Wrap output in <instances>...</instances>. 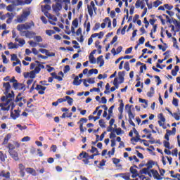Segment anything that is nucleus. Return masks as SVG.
Segmentation results:
<instances>
[{"instance_id": "nucleus-1", "label": "nucleus", "mask_w": 180, "mask_h": 180, "mask_svg": "<svg viewBox=\"0 0 180 180\" xmlns=\"http://www.w3.org/2000/svg\"><path fill=\"white\" fill-rule=\"evenodd\" d=\"M20 147V143L18 141L13 142V144L8 143L7 148L8 149V154L14 161H19L20 158H19V153L18 151L15 150V148H19Z\"/></svg>"}, {"instance_id": "nucleus-2", "label": "nucleus", "mask_w": 180, "mask_h": 180, "mask_svg": "<svg viewBox=\"0 0 180 180\" xmlns=\"http://www.w3.org/2000/svg\"><path fill=\"white\" fill-rule=\"evenodd\" d=\"M33 27H34V22L31 21L30 22H25V24H20L17 25V30H18L20 33H22L23 30H29Z\"/></svg>"}, {"instance_id": "nucleus-3", "label": "nucleus", "mask_w": 180, "mask_h": 180, "mask_svg": "<svg viewBox=\"0 0 180 180\" xmlns=\"http://www.w3.org/2000/svg\"><path fill=\"white\" fill-rule=\"evenodd\" d=\"M30 15V11H24L20 16L17 18L18 23H23L27 20V17Z\"/></svg>"}, {"instance_id": "nucleus-4", "label": "nucleus", "mask_w": 180, "mask_h": 180, "mask_svg": "<svg viewBox=\"0 0 180 180\" xmlns=\"http://www.w3.org/2000/svg\"><path fill=\"white\" fill-rule=\"evenodd\" d=\"M20 36L25 37L27 39H33L36 36V32L33 31L25 30L20 32Z\"/></svg>"}, {"instance_id": "nucleus-5", "label": "nucleus", "mask_w": 180, "mask_h": 180, "mask_svg": "<svg viewBox=\"0 0 180 180\" xmlns=\"http://www.w3.org/2000/svg\"><path fill=\"white\" fill-rule=\"evenodd\" d=\"M13 88L15 91H26V85L23 83H19L17 82V83L13 84Z\"/></svg>"}, {"instance_id": "nucleus-6", "label": "nucleus", "mask_w": 180, "mask_h": 180, "mask_svg": "<svg viewBox=\"0 0 180 180\" xmlns=\"http://www.w3.org/2000/svg\"><path fill=\"white\" fill-rule=\"evenodd\" d=\"M82 77H84L83 73H80L79 76H76L72 82L73 85H75L76 86L81 85V83L82 82V79H79V78H82Z\"/></svg>"}, {"instance_id": "nucleus-7", "label": "nucleus", "mask_w": 180, "mask_h": 180, "mask_svg": "<svg viewBox=\"0 0 180 180\" xmlns=\"http://www.w3.org/2000/svg\"><path fill=\"white\" fill-rule=\"evenodd\" d=\"M87 122L88 119L85 117L81 118L80 120L77 122V124H79V129L81 133H84V131H85V129H84V123H86Z\"/></svg>"}, {"instance_id": "nucleus-8", "label": "nucleus", "mask_w": 180, "mask_h": 180, "mask_svg": "<svg viewBox=\"0 0 180 180\" xmlns=\"http://www.w3.org/2000/svg\"><path fill=\"white\" fill-rule=\"evenodd\" d=\"M34 89L36 91H38V94L39 95H44V91H46V89H47V87L41 86L40 84H37Z\"/></svg>"}, {"instance_id": "nucleus-9", "label": "nucleus", "mask_w": 180, "mask_h": 180, "mask_svg": "<svg viewBox=\"0 0 180 180\" xmlns=\"http://www.w3.org/2000/svg\"><path fill=\"white\" fill-rule=\"evenodd\" d=\"M94 6H95V2H94V1H91L90 3V5L87 6L88 13L91 18L94 16V9L92 8H94Z\"/></svg>"}, {"instance_id": "nucleus-10", "label": "nucleus", "mask_w": 180, "mask_h": 180, "mask_svg": "<svg viewBox=\"0 0 180 180\" xmlns=\"http://www.w3.org/2000/svg\"><path fill=\"white\" fill-rule=\"evenodd\" d=\"M11 83L9 82H4L3 83V89H4V95H8L9 94V91H11Z\"/></svg>"}, {"instance_id": "nucleus-11", "label": "nucleus", "mask_w": 180, "mask_h": 180, "mask_svg": "<svg viewBox=\"0 0 180 180\" xmlns=\"http://www.w3.org/2000/svg\"><path fill=\"white\" fill-rule=\"evenodd\" d=\"M150 172L153 174L154 179L162 180V177L158 173V171L155 169H150Z\"/></svg>"}, {"instance_id": "nucleus-12", "label": "nucleus", "mask_w": 180, "mask_h": 180, "mask_svg": "<svg viewBox=\"0 0 180 180\" xmlns=\"http://www.w3.org/2000/svg\"><path fill=\"white\" fill-rule=\"evenodd\" d=\"M132 130L134 133V134H136V137L135 138H132L131 139V141H135V143H139V140H141V139L140 138V134H139V131H137V129H136L135 127L132 128Z\"/></svg>"}, {"instance_id": "nucleus-13", "label": "nucleus", "mask_w": 180, "mask_h": 180, "mask_svg": "<svg viewBox=\"0 0 180 180\" xmlns=\"http://www.w3.org/2000/svg\"><path fill=\"white\" fill-rule=\"evenodd\" d=\"M125 74H126V71L124 70L118 72V79L120 80L119 84H123V82H124Z\"/></svg>"}, {"instance_id": "nucleus-14", "label": "nucleus", "mask_w": 180, "mask_h": 180, "mask_svg": "<svg viewBox=\"0 0 180 180\" xmlns=\"http://www.w3.org/2000/svg\"><path fill=\"white\" fill-rule=\"evenodd\" d=\"M18 168L20 170V172H19L20 175V176H22V178H23L25 175V170H26V167H25V165H23V164L20 163L18 165Z\"/></svg>"}, {"instance_id": "nucleus-15", "label": "nucleus", "mask_w": 180, "mask_h": 180, "mask_svg": "<svg viewBox=\"0 0 180 180\" xmlns=\"http://www.w3.org/2000/svg\"><path fill=\"white\" fill-rule=\"evenodd\" d=\"M56 2H60L61 4V2L64 3L65 7L64 9L65 11H68V6H70V5H71V1L70 0H56Z\"/></svg>"}, {"instance_id": "nucleus-16", "label": "nucleus", "mask_w": 180, "mask_h": 180, "mask_svg": "<svg viewBox=\"0 0 180 180\" xmlns=\"http://www.w3.org/2000/svg\"><path fill=\"white\" fill-rule=\"evenodd\" d=\"M15 113L13 112H11V117L13 119V120H16L19 116H20V110H14Z\"/></svg>"}, {"instance_id": "nucleus-17", "label": "nucleus", "mask_w": 180, "mask_h": 180, "mask_svg": "<svg viewBox=\"0 0 180 180\" xmlns=\"http://www.w3.org/2000/svg\"><path fill=\"white\" fill-rule=\"evenodd\" d=\"M53 11L56 13L60 12L63 9V6L60 3H56V5L52 6Z\"/></svg>"}, {"instance_id": "nucleus-18", "label": "nucleus", "mask_w": 180, "mask_h": 180, "mask_svg": "<svg viewBox=\"0 0 180 180\" xmlns=\"http://www.w3.org/2000/svg\"><path fill=\"white\" fill-rule=\"evenodd\" d=\"M25 78H27V77H30L32 79L36 78V73L34 71L32 70L30 72L25 73Z\"/></svg>"}, {"instance_id": "nucleus-19", "label": "nucleus", "mask_w": 180, "mask_h": 180, "mask_svg": "<svg viewBox=\"0 0 180 180\" xmlns=\"http://www.w3.org/2000/svg\"><path fill=\"white\" fill-rule=\"evenodd\" d=\"M41 12H47L51 11V6L50 4H45L41 6Z\"/></svg>"}, {"instance_id": "nucleus-20", "label": "nucleus", "mask_w": 180, "mask_h": 180, "mask_svg": "<svg viewBox=\"0 0 180 180\" xmlns=\"http://www.w3.org/2000/svg\"><path fill=\"white\" fill-rule=\"evenodd\" d=\"M25 171L27 172V174H31V175H33V176H36V175H37L36 170L32 167H27Z\"/></svg>"}, {"instance_id": "nucleus-21", "label": "nucleus", "mask_w": 180, "mask_h": 180, "mask_svg": "<svg viewBox=\"0 0 180 180\" xmlns=\"http://www.w3.org/2000/svg\"><path fill=\"white\" fill-rule=\"evenodd\" d=\"M97 64H100L99 67H103L105 60H103V56H100L97 58Z\"/></svg>"}, {"instance_id": "nucleus-22", "label": "nucleus", "mask_w": 180, "mask_h": 180, "mask_svg": "<svg viewBox=\"0 0 180 180\" xmlns=\"http://www.w3.org/2000/svg\"><path fill=\"white\" fill-rule=\"evenodd\" d=\"M0 176H3V178L6 179H11V172H7L6 173H5V171L3 170L0 172Z\"/></svg>"}, {"instance_id": "nucleus-23", "label": "nucleus", "mask_w": 180, "mask_h": 180, "mask_svg": "<svg viewBox=\"0 0 180 180\" xmlns=\"http://www.w3.org/2000/svg\"><path fill=\"white\" fill-rule=\"evenodd\" d=\"M28 43H29L30 46H31V47H37V46H39L41 48L46 47V46H43L41 44H39L37 42H34V41H29Z\"/></svg>"}, {"instance_id": "nucleus-24", "label": "nucleus", "mask_w": 180, "mask_h": 180, "mask_svg": "<svg viewBox=\"0 0 180 180\" xmlns=\"http://www.w3.org/2000/svg\"><path fill=\"white\" fill-rule=\"evenodd\" d=\"M12 137V135L11 134H8L6 136H5V138H4V141H3V143H2V145L3 146H5V145H6V144H8V143L9 142V140H11V138Z\"/></svg>"}, {"instance_id": "nucleus-25", "label": "nucleus", "mask_w": 180, "mask_h": 180, "mask_svg": "<svg viewBox=\"0 0 180 180\" xmlns=\"http://www.w3.org/2000/svg\"><path fill=\"white\" fill-rule=\"evenodd\" d=\"M8 46L9 50H13V49H19V44H13V42L8 43Z\"/></svg>"}, {"instance_id": "nucleus-26", "label": "nucleus", "mask_w": 180, "mask_h": 180, "mask_svg": "<svg viewBox=\"0 0 180 180\" xmlns=\"http://www.w3.org/2000/svg\"><path fill=\"white\" fill-rule=\"evenodd\" d=\"M6 158H8L6 153H4V152L0 151V160L1 162H5V161H6Z\"/></svg>"}, {"instance_id": "nucleus-27", "label": "nucleus", "mask_w": 180, "mask_h": 180, "mask_svg": "<svg viewBox=\"0 0 180 180\" xmlns=\"http://www.w3.org/2000/svg\"><path fill=\"white\" fill-rule=\"evenodd\" d=\"M153 165H155V162H154L153 160H149V161H148V162L146 164H145V167H147V168H148V169H151V168H153Z\"/></svg>"}, {"instance_id": "nucleus-28", "label": "nucleus", "mask_w": 180, "mask_h": 180, "mask_svg": "<svg viewBox=\"0 0 180 180\" xmlns=\"http://www.w3.org/2000/svg\"><path fill=\"white\" fill-rule=\"evenodd\" d=\"M103 32H100L99 33H94L91 34V37H98V39H102L104 36Z\"/></svg>"}, {"instance_id": "nucleus-29", "label": "nucleus", "mask_w": 180, "mask_h": 180, "mask_svg": "<svg viewBox=\"0 0 180 180\" xmlns=\"http://www.w3.org/2000/svg\"><path fill=\"white\" fill-rule=\"evenodd\" d=\"M6 98H7V99L8 98H11V99H8V101H7V103H9V101H12V98H14L15 97V93L13 92V91H11V93H8L7 94H6Z\"/></svg>"}, {"instance_id": "nucleus-30", "label": "nucleus", "mask_w": 180, "mask_h": 180, "mask_svg": "<svg viewBox=\"0 0 180 180\" xmlns=\"http://www.w3.org/2000/svg\"><path fill=\"white\" fill-rule=\"evenodd\" d=\"M178 71H179V66H174V70H172V75H173V77H176Z\"/></svg>"}, {"instance_id": "nucleus-31", "label": "nucleus", "mask_w": 180, "mask_h": 180, "mask_svg": "<svg viewBox=\"0 0 180 180\" xmlns=\"http://www.w3.org/2000/svg\"><path fill=\"white\" fill-rule=\"evenodd\" d=\"M139 102L141 103H145V105H142L143 108H144V109H146V108H148V102L147 101V100L146 99H143V98H140L139 99Z\"/></svg>"}, {"instance_id": "nucleus-32", "label": "nucleus", "mask_w": 180, "mask_h": 180, "mask_svg": "<svg viewBox=\"0 0 180 180\" xmlns=\"http://www.w3.org/2000/svg\"><path fill=\"white\" fill-rule=\"evenodd\" d=\"M120 104L118 108L120 113H123V109H124V103H123V100H120Z\"/></svg>"}, {"instance_id": "nucleus-33", "label": "nucleus", "mask_w": 180, "mask_h": 180, "mask_svg": "<svg viewBox=\"0 0 180 180\" xmlns=\"http://www.w3.org/2000/svg\"><path fill=\"white\" fill-rule=\"evenodd\" d=\"M127 113H128V116H129V120H133V119H134V117H135V115L131 112V110L130 109V107H129V109L127 111Z\"/></svg>"}, {"instance_id": "nucleus-34", "label": "nucleus", "mask_w": 180, "mask_h": 180, "mask_svg": "<svg viewBox=\"0 0 180 180\" xmlns=\"http://www.w3.org/2000/svg\"><path fill=\"white\" fill-rule=\"evenodd\" d=\"M65 98L68 105L70 106H72V103L74 102V99H72V98H71V97H70L68 96H66Z\"/></svg>"}, {"instance_id": "nucleus-35", "label": "nucleus", "mask_w": 180, "mask_h": 180, "mask_svg": "<svg viewBox=\"0 0 180 180\" xmlns=\"http://www.w3.org/2000/svg\"><path fill=\"white\" fill-rule=\"evenodd\" d=\"M155 93V91H154V87H150V91L147 93V96H148V98H153Z\"/></svg>"}, {"instance_id": "nucleus-36", "label": "nucleus", "mask_w": 180, "mask_h": 180, "mask_svg": "<svg viewBox=\"0 0 180 180\" xmlns=\"http://www.w3.org/2000/svg\"><path fill=\"white\" fill-rule=\"evenodd\" d=\"M89 60L91 64H96V58H95V56L89 55Z\"/></svg>"}, {"instance_id": "nucleus-37", "label": "nucleus", "mask_w": 180, "mask_h": 180, "mask_svg": "<svg viewBox=\"0 0 180 180\" xmlns=\"http://www.w3.org/2000/svg\"><path fill=\"white\" fill-rule=\"evenodd\" d=\"M119 84L120 83H119V80H118L117 77H115L113 81V85H114L115 89H119Z\"/></svg>"}, {"instance_id": "nucleus-38", "label": "nucleus", "mask_w": 180, "mask_h": 180, "mask_svg": "<svg viewBox=\"0 0 180 180\" xmlns=\"http://www.w3.org/2000/svg\"><path fill=\"white\" fill-rule=\"evenodd\" d=\"M34 40H35V41L39 44V43H41V41H43V38H41V36H34Z\"/></svg>"}, {"instance_id": "nucleus-39", "label": "nucleus", "mask_w": 180, "mask_h": 180, "mask_svg": "<svg viewBox=\"0 0 180 180\" xmlns=\"http://www.w3.org/2000/svg\"><path fill=\"white\" fill-rule=\"evenodd\" d=\"M158 119H160L159 122H162V123H165V117H164V114L160 113L158 115Z\"/></svg>"}, {"instance_id": "nucleus-40", "label": "nucleus", "mask_w": 180, "mask_h": 180, "mask_svg": "<svg viewBox=\"0 0 180 180\" xmlns=\"http://www.w3.org/2000/svg\"><path fill=\"white\" fill-rule=\"evenodd\" d=\"M149 170H150V169H148V167L143 168L142 169L140 170V174L141 175H143V174H144L145 175H147V174L148 173Z\"/></svg>"}, {"instance_id": "nucleus-41", "label": "nucleus", "mask_w": 180, "mask_h": 180, "mask_svg": "<svg viewBox=\"0 0 180 180\" xmlns=\"http://www.w3.org/2000/svg\"><path fill=\"white\" fill-rule=\"evenodd\" d=\"M173 23H174V25H175L176 27L179 28L177 32H179V30H180V22L176 20V19H174L173 20Z\"/></svg>"}, {"instance_id": "nucleus-42", "label": "nucleus", "mask_w": 180, "mask_h": 180, "mask_svg": "<svg viewBox=\"0 0 180 180\" xmlns=\"http://www.w3.org/2000/svg\"><path fill=\"white\" fill-rule=\"evenodd\" d=\"M32 1L33 0H25L24 3L22 1H19V2H20V5H30Z\"/></svg>"}, {"instance_id": "nucleus-43", "label": "nucleus", "mask_w": 180, "mask_h": 180, "mask_svg": "<svg viewBox=\"0 0 180 180\" xmlns=\"http://www.w3.org/2000/svg\"><path fill=\"white\" fill-rule=\"evenodd\" d=\"M99 123V126L102 128V129H105V127H106V125L105 124V121L102 119H101L98 121Z\"/></svg>"}, {"instance_id": "nucleus-44", "label": "nucleus", "mask_w": 180, "mask_h": 180, "mask_svg": "<svg viewBox=\"0 0 180 180\" xmlns=\"http://www.w3.org/2000/svg\"><path fill=\"white\" fill-rule=\"evenodd\" d=\"M124 68L126 71H130V63H129V61L125 62Z\"/></svg>"}, {"instance_id": "nucleus-45", "label": "nucleus", "mask_w": 180, "mask_h": 180, "mask_svg": "<svg viewBox=\"0 0 180 180\" xmlns=\"http://www.w3.org/2000/svg\"><path fill=\"white\" fill-rule=\"evenodd\" d=\"M166 131H167V133H168L170 135L171 134H175V133H176V128L173 127L172 131L169 130V129H167Z\"/></svg>"}, {"instance_id": "nucleus-46", "label": "nucleus", "mask_w": 180, "mask_h": 180, "mask_svg": "<svg viewBox=\"0 0 180 180\" xmlns=\"http://www.w3.org/2000/svg\"><path fill=\"white\" fill-rule=\"evenodd\" d=\"M115 131L117 134V136H120L123 133V130H122V128L119 127L115 129Z\"/></svg>"}, {"instance_id": "nucleus-47", "label": "nucleus", "mask_w": 180, "mask_h": 180, "mask_svg": "<svg viewBox=\"0 0 180 180\" xmlns=\"http://www.w3.org/2000/svg\"><path fill=\"white\" fill-rule=\"evenodd\" d=\"M104 22H108V27H111L112 20H110V18H109V17H106L104 20Z\"/></svg>"}, {"instance_id": "nucleus-48", "label": "nucleus", "mask_w": 180, "mask_h": 180, "mask_svg": "<svg viewBox=\"0 0 180 180\" xmlns=\"http://www.w3.org/2000/svg\"><path fill=\"white\" fill-rule=\"evenodd\" d=\"M172 116L174 117L175 120H177V121L180 120V112L179 113L174 112Z\"/></svg>"}, {"instance_id": "nucleus-49", "label": "nucleus", "mask_w": 180, "mask_h": 180, "mask_svg": "<svg viewBox=\"0 0 180 180\" xmlns=\"http://www.w3.org/2000/svg\"><path fill=\"white\" fill-rule=\"evenodd\" d=\"M72 26L73 27H78V18H75L72 22Z\"/></svg>"}, {"instance_id": "nucleus-50", "label": "nucleus", "mask_w": 180, "mask_h": 180, "mask_svg": "<svg viewBox=\"0 0 180 180\" xmlns=\"http://www.w3.org/2000/svg\"><path fill=\"white\" fill-rule=\"evenodd\" d=\"M56 34V31L53 30H46V34H47L48 36H51L52 34Z\"/></svg>"}, {"instance_id": "nucleus-51", "label": "nucleus", "mask_w": 180, "mask_h": 180, "mask_svg": "<svg viewBox=\"0 0 180 180\" xmlns=\"http://www.w3.org/2000/svg\"><path fill=\"white\" fill-rule=\"evenodd\" d=\"M161 4H162V1H161L160 0H157L153 2V5H154L155 8H158V6H160V5H161Z\"/></svg>"}, {"instance_id": "nucleus-52", "label": "nucleus", "mask_w": 180, "mask_h": 180, "mask_svg": "<svg viewBox=\"0 0 180 180\" xmlns=\"http://www.w3.org/2000/svg\"><path fill=\"white\" fill-rule=\"evenodd\" d=\"M71 32L74 34H75V28L74 27V26L71 27V31L70 30H68L65 31L66 34H71Z\"/></svg>"}, {"instance_id": "nucleus-53", "label": "nucleus", "mask_w": 180, "mask_h": 180, "mask_svg": "<svg viewBox=\"0 0 180 180\" xmlns=\"http://www.w3.org/2000/svg\"><path fill=\"white\" fill-rule=\"evenodd\" d=\"M148 142L150 143V144H161V141L160 139L157 140L155 141V140H150V141H148Z\"/></svg>"}, {"instance_id": "nucleus-54", "label": "nucleus", "mask_w": 180, "mask_h": 180, "mask_svg": "<svg viewBox=\"0 0 180 180\" xmlns=\"http://www.w3.org/2000/svg\"><path fill=\"white\" fill-rule=\"evenodd\" d=\"M110 89V84L109 83H107L105 85V91H104V94H109V90Z\"/></svg>"}, {"instance_id": "nucleus-55", "label": "nucleus", "mask_w": 180, "mask_h": 180, "mask_svg": "<svg viewBox=\"0 0 180 180\" xmlns=\"http://www.w3.org/2000/svg\"><path fill=\"white\" fill-rule=\"evenodd\" d=\"M179 102V101L178 100V98H173L172 105H174V106L178 107Z\"/></svg>"}, {"instance_id": "nucleus-56", "label": "nucleus", "mask_w": 180, "mask_h": 180, "mask_svg": "<svg viewBox=\"0 0 180 180\" xmlns=\"http://www.w3.org/2000/svg\"><path fill=\"white\" fill-rule=\"evenodd\" d=\"M129 171L131 174H139V172L137 171L136 169L134 168V167H131Z\"/></svg>"}, {"instance_id": "nucleus-57", "label": "nucleus", "mask_w": 180, "mask_h": 180, "mask_svg": "<svg viewBox=\"0 0 180 180\" xmlns=\"http://www.w3.org/2000/svg\"><path fill=\"white\" fill-rule=\"evenodd\" d=\"M124 174L122 175V178L124 180H130V175H129V173H124Z\"/></svg>"}, {"instance_id": "nucleus-58", "label": "nucleus", "mask_w": 180, "mask_h": 180, "mask_svg": "<svg viewBox=\"0 0 180 180\" xmlns=\"http://www.w3.org/2000/svg\"><path fill=\"white\" fill-rule=\"evenodd\" d=\"M144 70H147V65L146 64L140 67V74H143L144 72Z\"/></svg>"}, {"instance_id": "nucleus-59", "label": "nucleus", "mask_w": 180, "mask_h": 180, "mask_svg": "<svg viewBox=\"0 0 180 180\" xmlns=\"http://www.w3.org/2000/svg\"><path fill=\"white\" fill-rule=\"evenodd\" d=\"M99 27H101V23L96 22L95 24L94 27H93V30L95 32V31L98 30V29H99Z\"/></svg>"}, {"instance_id": "nucleus-60", "label": "nucleus", "mask_w": 180, "mask_h": 180, "mask_svg": "<svg viewBox=\"0 0 180 180\" xmlns=\"http://www.w3.org/2000/svg\"><path fill=\"white\" fill-rule=\"evenodd\" d=\"M11 61H16L17 60H19V58H18V56L15 53H13L11 55Z\"/></svg>"}, {"instance_id": "nucleus-61", "label": "nucleus", "mask_w": 180, "mask_h": 180, "mask_svg": "<svg viewBox=\"0 0 180 180\" xmlns=\"http://www.w3.org/2000/svg\"><path fill=\"white\" fill-rule=\"evenodd\" d=\"M89 75H92V74H98V70L97 69H91L89 71Z\"/></svg>"}, {"instance_id": "nucleus-62", "label": "nucleus", "mask_w": 180, "mask_h": 180, "mask_svg": "<svg viewBox=\"0 0 180 180\" xmlns=\"http://www.w3.org/2000/svg\"><path fill=\"white\" fill-rule=\"evenodd\" d=\"M141 4H143V1H140V0H137L136 4H135V6L136 8H140V6H141Z\"/></svg>"}, {"instance_id": "nucleus-63", "label": "nucleus", "mask_w": 180, "mask_h": 180, "mask_svg": "<svg viewBox=\"0 0 180 180\" xmlns=\"http://www.w3.org/2000/svg\"><path fill=\"white\" fill-rule=\"evenodd\" d=\"M159 172L160 174V176H164V174H165V169L160 168L158 167Z\"/></svg>"}, {"instance_id": "nucleus-64", "label": "nucleus", "mask_w": 180, "mask_h": 180, "mask_svg": "<svg viewBox=\"0 0 180 180\" xmlns=\"http://www.w3.org/2000/svg\"><path fill=\"white\" fill-rule=\"evenodd\" d=\"M164 6L166 9H168V11H171L174 8V6L172 5L169 6V4H165Z\"/></svg>"}]
</instances>
